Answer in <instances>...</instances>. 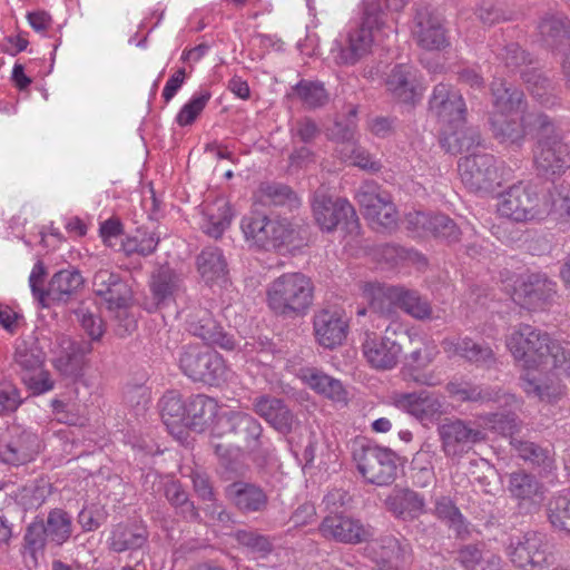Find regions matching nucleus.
Masks as SVG:
<instances>
[{
	"instance_id": "nucleus-1",
	"label": "nucleus",
	"mask_w": 570,
	"mask_h": 570,
	"mask_svg": "<svg viewBox=\"0 0 570 570\" xmlns=\"http://www.w3.org/2000/svg\"><path fill=\"white\" fill-rule=\"evenodd\" d=\"M537 131L533 148V168L538 177L553 180L570 168V147L563 142L554 120L546 114H537L529 122Z\"/></svg>"
},
{
	"instance_id": "nucleus-2",
	"label": "nucleus",
	"mask_w": 570,
	"mask_h": 570,
	"mask_svg": "<svg viewBox=\"0 0 570 570\" xmlns=\"http://www.w3.org/2000/svg\"><path fill=\"white\" fill-rule=\"evenodd\" d=\"M507 346L517 361L523 362L527 368L540 365L557 367L564 361L562 347L552 342L550 336L528 324H520L507 338Z\"/></svg>"
},
{
	"instance_id": "nucleus-3",
	"label": "nucleus",
	"mask_w": 570,
	"mask_h": 570,
	"mask_svg": "<svg viewBox=\"0 0 570 570\" xmlns=\"http://www.w3.org/2000/svg\"><path fill=\"white\" fill-rule=\"evenodd\" d=\"M313 283L304 274H283L268 286V307L278 316H303L313 304Z\"/></svg>"
},
{
	"instance_id": "nucleus-4",
	"label": "nucleus",
	"mask_w": 570,
	"mask_h": 570,
	"mask_svg": "<svg viewBox=\"0 0 570 570\" xmlns=\"http://www.w3.org/2000/svg\"><path fill=\"white\" fill-rule=\"evenodd\" d=\"M261 422L246 412H224L216 421L213 438H226L256 456L269 455L268 440Z\"/></svg>"
},
{
	"instance_id": "nucleus-5",
	"label": "nucleus",
	"mask_w": 570,
	"mask_h": 570,
	"mask_svg": "<svg viewBox=\"0 0 570 570\" xmlns=\"http://www.w3.org/2000/svg\"><path fill=\"white\" fill-rule=\"evenodd\" d=\"M550 212V194L531 184L511 186L498 203L500 216L518 223L543 219Z\"/></svg>"
},
{
	"instance_id": "nucleus-6",
	"label": "nucleus",
	"mask_w": 570,
	"mask_h": 570,
	"mask_svg": "<svg viewBox=\"0 0 570 570\" xmlns=\"http://www.w3.org/2000/svg\"><path fill=\"white\" fill-rule=\"evenodd\" d=\"M385 18L386 12L380 1L366 0L361 23L348 31L336 61L341 65L353 66L368 55L374 41L373 31L380 30L384 26Z\"/></svg>"
},
{
	"instance_id": "nucleus-7",
	"label": "nucleus",
	"mask_w": 570,
	"mask_h": 570,
	"mask_svg": "<svg viewBox=\"0 0 570 570\" xmlns=\"http://www.w3.org/2000/svg\"><path fill=\"white\" fill-rule=\"evenodd\" d=\"M179 368L195 382L215 384L223 380L226 365L223 357L207 345H187L179 353Z\"/></svg>"
},
{
	"instance_id": "nucleus-8",
	"label": "nucleus",
	"mask_w": 570,
	"mask_h": 570,
	"mask_svg": "<svg viewBox=\"0 0 570 570\" xmlns=\"http://www.w3.org/2000/svg\"><path fill=\"white\" fill-rule=\"evenodd\" d=\"M247 242L265 250L278 249L293 242V229L286 219H271L262 213H250L242 219Z\"/></svg>"
},
{
	"instance_id": "nucleus-9",
	"label": "nucleus",
	"mask_w": 570,
	"mask_h": 570,
	"mask_svg": "<svg viewBox=\"0 0 570 570\" xmlns=\"http://www.w3.org/2000/svg\"><path fill=\"white\" fill-rule=\"evenodd\" d=\"M353 459L366 482L383 487L395 480L396 454L392 450L365 443L354 450Z\"/></svg>"
},
{
	"instance_id": "nucleus-10",
	"label": "nucleus",
	"mask_w": 570,
	"mask_h": 570,
	"mask_svg": "<svg viewBox=\"0 0 570 570\" xmlns=\"http://www.w3.org/2000/svg\"><path fill=\"white\" fill-rule=\"evenodd\" d=\"M394 306L401 307L405 313L421 321L432 315L431 303L419 292L402 286H379L373 294L371 308L381 314H390Z\"/></svg>"
},
{
	"instance_id": "nucleus-11",
	"label": "nucleus",
	"mask_w": 570,
	"mask_h": 570,
	"mask_svg": "<svg viewBox=\"0 0 570 570\" xmlns=\"http://www.w3.org/2000/svg\"><path fill=\"white\" fill-rule=\"evenodd\" d=\"M315 223L323 232L332 233L338 227L347 234L358 229V217L345 198L316 195L313 200Z\"/></svg>"
},
{
	"instance_id": "nucleus-12",
	"label": "nucleus",
	"mask_w": 570,
	"mask_h": 570,
	"mask_svg": "<svg viewBox=\"0 0 570 570\" xmlns=\"http://www.w3.org/2000/svg\"><path fill=\"white\" fill-rule=\"evenodd\" d=\"M442 450L448 458H461L487 439L484 430L473 421L445 419L438 428Z\"/></svg>"
},
{
	"instance_id": "nucleus-13",
	"label": "nucleus",
	"mask_w": 570,
	"mask_h": 570,
	"mask_svg": "<svg viewBox=\"0 0 570 570\" xmlns=\"http://www.w3.org/2000/svg\"><path fill=\"white\" fill-rule=\"evenodd\" d=\"M463 185L472 193H491L500 185L497 159L490 154H475L462 157L458 164Z\"/></svg>"
},
{
	"instance_id": "nucleus-14",
	"label": "nucleus",
	"mask_w": 570,
	"mask_h": 570,
	"mask_svg": "<svg viewBox=\"0 0 570 570\" xmlns=\"http://www.w3.org/2000/svg\"><path fill=\"white\" fill-rule=\"evenodd\" d=\"M40 451L37 434L23 429L21 425L8 426L0 438V461L11 465H22L35 459Z\"/></svg>"
},
{
	"instance_id": "nucleus-15",
	"label": "nucleus",
	"mask_w": 570,
	"mask_h": 570,
	"mask_svg": "<svg viewBox=\"0 0 570 570\" xmlns=\"http://www.w3.org/2000/svg\"><path fill=\"white\" fill-rule=\"evenodd\" d=\"M187 331L203 340L207 346H218L226 351L236 348L234 335L214 320L212 313L204 307L189 308L186 315Z\"/></svg>"
},
{
	"instance_id": "nucleus-16",
	"label": "nucleus",
	"mask_w": 570,
	"mask_h": 570,
	"mask_svg": "<svg viewBox=\"0 0 570 570\" xmlns=\"http://www.w3.org/2000/svg\"><path fill=\"white\" fill-rule=\"evenodd\" d=\"M318 530L324 538L347 544L362 543L374 535L372 527L343 513L325 517Z\"/></svg>"
},
{
	"instance_id": "nucleus-17",
	"label": "nucleus",
	"mask_w": 570,
	"mask_h": 570,
	"mask_svg": "<svg viewBox=\"0 0 570 570\" xmlns=\"http://www.w3.org/2000/svg\"><path fill=\"white\" fill-rule=\"evenodd\" d=\"M348 333V322L337 308H321L313 315V334L318 345L334 350L341 346Z\"/></svg>"
},
{
	"instance_id": "nucleus-18",
	"label": "nucleus",
	"mask_w": 570,
	"mask_h": 570,
	"mask_svg": "<svg viewBox=\"0 0 570 570\" xmlns=\"http://www.w3.org/2000/svg\"><path fill=\"white\" fill-rule=\"evenodd\" d=\"M92 288L108 309L125 311L132 301V291L128 283L117 273L99 269L92 278Z\"/></svg>"
},
{
	"instance_id": "nucleus-19",
	"label": "nucleus",
	"mask_w": 570,
	"mask_h": 570,
	"mask_svg": "<svg viewBox=\"0 0 570 570\" xmlns=\"http://www.w3.org/2000/svg\"><path fill=\"white\" fill-rule=\"evenodd\" d=\"M227 501L243 514L263 513L269 505L268 492L261 485L236 480L224 489Z\"/></svg>"
},
{
	"instance_id": "nucleus-20",
	"label": "nucleus",
	"mask_w": 570,
	"mask_h": 570,
	"mask_svg": "<svg viewBox=\"0 0 570 570\" xmlns=\"http://www.w3.org/2000/svg\"><path fill=\"white\" fill-rule=\"evenodd\" d=\"M429 106L441 121L455 128L465 120L466 107L462 95L449 85L439 83L434 87Z\"/></svg>"
},
{
	"instance_id": "nucleus-21",
	"label": "nucleus",
	"mask_w": 570,
	"mask_h": 570,
	"mask_svg": "<svg viewBox=\"0 0 570 570\" xmlns=\"http://www.w3.org/2000/svg\"><path fill=\"white\" fill-rule=\"evenodd\" d=\"M406 340L409 337L405 333H401L397 338H391L387 335L377 337L367 334L363 343V354L372 367L391 370L397 364L402 353V343Z\"/></svg>"
},
{
	"instance_id": "nucleus-22",
	"label": "nucleus",
	"mask_w": 570,
	"mask_h": 570,
	"mask_svg": "<svg viewBox=\"0 0 570 570\" xmlns=\"http://www.w3.org/2000/svg\"><path fill=\"white\" fill-rule=\"evenodd\" d=\"M253 411L277 432L286 435L293 431L295 415L283 399L261 394L253 399Z\"/></svg>"
},
{
	"instance_id": "nucleus-23",
	"label": "nucleus",
	"mask_w": 570,
	"mask_h": 570,
	"mask_svg": "<svg viewBox=\"0 0 570 570\" xmlns=\"http://www.w3.org/2000/svg\"><path fill=\"white\" fill-rule=\"evenodd\" d=\"M557 293V283L542 273H532L515 289L517 301L528 309L544 308Z\"/></svg>"
},
{
	"instance_id": "nucleus-24",
	"label": "nucleus",
	"mask_w": 570,
	"mask_h": 570,
	"mask_svg": "<svg viewBox=\"0 0 570 570\" xmlns=\"http://www.w3.org/2000/svg\"><path fill=\"white\" fill-rule=\"evenodd\" d=\"M393 404L421 422L433 421L443 413L440 397L426 390L412 393H395Z\"/></svg>"
},
{
	"instance_id": "nucleus-25",
	"label": "nucleus",
	"mask_w": 570,
	"mask_h": 570,
	"mask_svg": "<svg viewBox=\"0 0 570 570\" xmlns=\"http://www.w3.org/2000/svg\"><path fill=\"white\" fill-rule=\"evenodd\" d=\"M149 541V531L142 521H122L112 525L107 544L115 553L135 552Z\"/></svg>"
},
{
	"instance_id": "nucleus-26",
	"label": "nucleus",
	"mask_w": 570,
	"mask_h": 570,
	"mask_svg": "<svg viewBox=\"0 0 570 570\" xmlns=\"http://www.w3.org/2000/svg\"><path fill=\"white\" fill-rule=\"evenodd\" d=\"M413 33L417 43L426 50H441L448 46V38L440 18L426 8L416 11Z\"/></svg>"
},
{
	"instance_id": "nucleus-27",
	"label": "nucleus",
	"mask_w": 570,
	"mask_h": 570,
	"mask_svg": "<svg viewBox=\"0 0 570 570\" xmlns=\"http://www.w3.org/2000/svg\"><path fill=\"white\" fill-rule=\"evenodd\" d=\"M438 354L435 345L422 343L405 357L402 370L404 380L428 386L436 385L440 380L433 373H424L422 370L429 366Z\"/></svg>"
},
{
	"instance_id": "nucleus-28",
	"label": "nucleus",
	"mask_w": 570,
	"mask_h": 570,
	"mask_svg": "<svg viewBox=\"0 0 570 570\" xmlns=\"http://www.w3.org/2000/svg\"><path fill=\"white\" fill-rule=\"evenodd\" d=\"M508 490L521 509L527 508V512L537 510L543 500V485L535 475L522 470L509 475Z\"/></svg>"
},
{
	"instance_id": "nucleus-29",
	"label": "nucleus",
	"mask_w": 570,
	"mask_h": 570,
	"mask_svg": "<svg viewBox=\"0 0 570 570\" xmlns=\"http://www.w3.org/2000/svg\"><path fill=\"white\" fill-rule=\"evenodd\" d=\"M386 89L400 102L415 105L422 97L413 68L407 65H396L387 75Z\"/></svg>"
},
{
	"instance_id": "nucleus-30",
	"label": "nucleus",
	"mask_w": 570,
	"mask_h": 570,
	"mask_svg": "<svg viewBox=\"0 0 570 570\" xmlns=\"http://www.w3.org/2000/svg\"><path fill=\"white\" fill-rule=\"evenodd\" d=\"M222 414L214 399L204 394L194 395L187 402L185 428L197 433L210 429V435L213 436L214 425Z\"/></svg>"
},
{
	"instance_id": "nucleus-31",
	"label": "nucleus",
	"mask_w": 570,
	"mask_h": 570,
	"mask_svg": "<svg viewBox=\"0 0 570 570\" xmlns=\"http://www.w3.org/2000/svg\"><path fill=\"white\" fill-rule=\"evenodd\" d=\"M538 33L542 43L552 49L570 40V19L561 12H547L538 21Z\"/></svg>"
},
{
	"instance_id": "nucleus-32",
	"label": "nucleus",
	"mask_w": 570,
	"mask_h": 570,
	"mask_svg": "<svg viewBox=\"0 0 570 570\" xmlns=\"http://www.w3.org/2000/svg\"><path fill=\"white\" fill-rule=\"evenodd\" d=\"M444 352L451 355H459L471 363L481 366L491 367L495 364V355L492 348L484 343L476 342L470 337L444 340L442 342Z\"/></svg>"
},
{
	"instance_id": "nucleus-33",
	"label": "nucleus",
	"mask_w": 570,
	"mask_h": 570,
	"mask_svg": "<svg viewBox=\"0 0 570 570\" xmlns=\"http://www.w3.org/2000/svg\"><path fill=\"white\" fill-rule=\"evenodd\" d=\"M91 351L92 345L89 341L71 342L55 361V367L61 375L77 380L82 376L87 356Z\"/></svg>"
},
{
	"instance_id": "nucleus-34",
	"label": "nucleus",
	"mask_w": 570,
	"mask_h": 570,
	"mask_svg": "<svg viewBox=\"0 0 570 570\" xmlns=\"http://www.w3.org/2000/svg\"><path fill=\"white\" fill-rule=\"evenodd\" d=\"M433 514L454 532L455 539L465 541L471 537V523L450 497L443 495L436 499Z\"/></svg>"
},
{
	"instance_id": "nucleus-35",
	"label": "nucleus",
	"mask_w": 570,
	"mask_h": 570,
	"mask_svg": "<svg viewBox=\"0 0 570 570\" xmlns=\"http://www.w3.org/2000/svg\"><path fill=\"white\" fill-rule=\"evenodd\" d=\"M521 78L531 96L543 107L550 108L559 104L556 86L539 68L531 67L522 71Z\"/></svg>"
},
{
	"instance_id": "nucleus-36",
	"label": "nucleus",
	"mask_w": 570,
	"mask_h": 570,
	"mask_svg": "<svg viewBox=\"0 0 570 570\" xmlns=\"http://www.w3.org/2000/svg\"><path fill=\"white\" fill-rule=\"evenodd\" d=\"M180 279L177 274L168 267H161L153 275L150 281L151 307L160 308L169 305L179 291Z\"/></svg>"
},
{
	"instance_id": "nucleus-37",
	"label": "nucleus",
	"mask_w": 570,
	"mask_h": 570,
	"mask_svg": "<svg viewBox=\"0 0 570 570\" xmlns=\"http://www.w3.org/2000/svg\"><path fill=\"white\" fill-rule=\"evenodd\" d=\"M492 104L498 112L509 114L525 108L524 94L504 79H495L491 83Z\"/></svg>"
},
{
	"instance_id": "nucleus-38",
	"label": "nucleus",
	"mask_w": 570,
	"mask_h": 570,
	"mask_svg": "<svg viewBox=\"0 0 570 570\" xmlns=\"http://www.w3.org/2000/svg\"><path fill=\"white\" fill-rule=\"evenodd\" d=\"M386 507L396 518L412 521L424 512V498L410 489H402L386 499Z\"/></svg>"
},
{
	"instance_id": "nucleus-39",
	"label": "nucleus",
	"mask_w": 570,
	"mask_h": 570,
	"mask_svg": "<svg viewBox=\"0 0 570 570\" xmlns=\"http://www.w3.org/2000/svg\"><path fill=\"white\" fill-rule=\"evenodd\" d=\"M160 416L169 433L180 434L187 417V403L175 391L167 392L160 400Z\"/></svg>"
},
{
	"instance_id": "nucleus-40",
	"label": "nucleus",
	"mask_w": 570,
	"mask_h": 570,
	"mask_svg": "<svg viewBox=\"0 0 570 570\" xmlns=\"http://www.w3.org/2000/svg\"><path fill=\"white\" fill-rule=\"evenodd\" d=\"M258 193L259 200L265 206L282 207L292 212L301 205L297 194L288 185L282 183H262Z\"/></svg>"
},
{
	"instance_id": "nucleus-41",
	"label": "nucleus",
	"mask_w": 570,
	"mask_h": 570,
	"mask_svg": "<svg viewBox=\"0 0 570 570\" xmlns=\"http://www.w3.org/2000/svg\"><path fill=\"white\" fill-rule=\"evenodd\" d=\"M198 271L207 283L226 281L228 268L223 252L217 247H206L197 257Z\"/></svg>"
},
{
	"instance_id": "nucleus-42",
	"label": "nucleus",
	"mask_w": 570,
	"mask_h": 570,
	"mask_svg": "<svg viewBox=\"0 0 570 570\" xmlns=\"http://www.w3.org/2000/svg\"><path fill=\"white\" fill-rule=\"evenodd\" d=\"M46 354L36 341H22L16 347L13 366L16 372L23 379L24 375L37 373L41 370Z\"/></svg>"
},
{
	"instance_id": "nucleus-43",
	"label": "nucleus",
	"mask_w": 570,
	"mask_h": 570,
	"mask_svg": "<svg viewBox=\"0 0 570 570\" xmlns=\"http://www.w3.org/2000/svg\"><path fill=\"white\" fill-rule=\"evenodd\" d=\"M83 283L79 271L61 269L51 277L46 296L66 302L83 286Z\"/></svg>"
},
{
	"instance_id": "nucleus-44",
	"label": "nucleus",
	"mask_w": 570,
	"mask_h": 570,
	"mask_svg": "<svg viewBox=\"0 0 570 570\" xmlns=\"http://www.w3.org/2000/svg\"><path fill=\"white\" fill-rule=\"evenodd\" d=\"M525 549L530 554L533 570L553 564L554 556L546 534L537 531H528L522 534Z\"/></svg>"
},
{
	"instance_id": "nucleus-45",
	"label": "nucleus",
	"mask_w": 570,
	"mask_h": 570,
	"mask_svg": "<svg viewBox=\"0 0 570 570\" xmlns=\"http://www.w3.org/2000/svg\"><path fill=\"white\" fill-rule=\"evenodd\" d=\"M49 543L61 547L72 535V518L63 509H52L45 521Z\"/></svg>"
},
{
	"instance_id": "nucleus-46",
	"label": "nucleus",
	"mask_w": 570,
	"mask_h": 570,
	"mask_svg": "<svg viewBox=\"0 0 570 570\" xmlns=\"http://www.w3.org/2000/svg\"><path fill=\"white\" fill-rule=\"evenodd\" d=\"M493 137L509 145L520 146L524 139V129L521 121L505 116V114L494 115L490 118Z\"/></svg>"
},
{
	"instance_id": "nucleus-47",
	"label": "nucleus",
	"mask_w": 570,
	"mask_h": 570,
	"mask_svg": "<svg viewBox=\"0 0 570 570\" xmlns=\"http://www.w3.org/2000/svg\"><path fill=\"white\" fill-rule=\"evenodd\" d=\"M233 213L227 202H217L214 206H208L205 212V223L203 230L210 237L219 238L229 227Z\"/></svg>"
},
{
	"instance_id": "nucleus-48",
	"label": "nucleus",
	"mask_w": 570,
	"mask_h": 570,
	"mask_svg": "<svg viewBox=\"0 0 570 570\" xmlns=\"http://www.w3.org/2000/svg\"><path fill=\"white\" fill-rule=\"evenodd\" d=\"M373 550L383 563L397 567L405 562L410 544L393 535H385L374 543Z\"/></svg>"
},
{
	"instance_id": "nucleus-49",
	"label": "nucleus",
	"mask_w": 570,
	"mask_h": 570,
	"mask_svg": "<svg viewBox=\"0 0 570 570\" xmlns=\"http://www.w3.org/2000/svg\"><path fill=\"white\" fill-rule=\"evenodd\" d=\"M511 443L518 452V455L524 461H529L531 464L544 471L552 469L554 459L549 449L523 440H513Z\"/></svg>"
},
{
	"instance_id": "nucleus-50",
	"label": "nucleus",
	"mask_w": 570,
	"mask_h": 570,
	"mask_svg": "<svg viewBox=\"0 0 570 570\" xmlns=\"http://www.w3.org/2000/svg\"><path fill=\"white\" fill-rule=\"evenodd\" d=\"M305 379L315 392L334 401L344 400L345 390L338 380L316 370L309 371Z\"/></svg>"
},
{
	"instance_id": "nucleus-51",
	"label": "nucleus",
	"mask_w": 570,
	"mask_h": 570,
	"mask_svg": "<svg viewBox=\"0 0 570 570\" xmlns=\"http://www.w3.org/2000/svg\"><path fill=\"white\" fill-rule=\"evenodd\" d=\"M441 144L451 154L470 153L474 147L480 146L481 135L475 128L456 129L445 136Z\"/></svg>"
},
{
	"instance_id": "nucleus-52",
	"label": "nucleus",
	"mask_w": 570,
	"mask_h": 570,
	"mask_svg": "<svg viewBox=\"0 0 570 570\" xmlns=\"http://www.w3.org/2000/svg\"><path fill=\"white\" fill-rule=\"evenodd\" d=\"M547 515L551 525L570 535V493L550 499Z\"/></svg>"
},
{
	"instance_id": "nucleus-53",
	"label": "nucleus",
	"mask_w": 570,
	"mask_h": 570,
	"mask_svg": "<svg viewBox=\"0 0 570 570\" xmlns=\"http://www.w3.org/2000/svg\"><path fill=\"white\" fill-rule=\"evenodd\" d=\"M498 58L511 71H519L520 75L527 68L534 65V58L517 42L505 45L498 53Z\"/></svg>"
},
{
	"instance_id": "nucleus-54",
	"label": "nucleus",
	"mask_w": 570,
	"mask_h": 570,
	"mask_svg": "<svg viewBox=\"0 0 570 570\" xmlns=\"http://www.w3.org/2000/svg\"><path fill=\"white\" fill-rule=\"evenodd\" d=\"M165 497L171 505L180 510V513L185 518L190 520L198 519L199 513L194 502L189 500L188 493L178 481H170L166 483Z\"/></svg>"
},
{
	"instance_id": "nucleus-55",
	"label": "nucleus",
	"mask_w": 570,
	"mask_h": 570,
	"mask_svg": "<svg viewBox=\"0 0 570 570\" xmlns=\"http://www.w3.org/2000/svg\"><path fill=\"white\" fill-rule=\"evenodd\" d=\"M429 232L449 244L459 242L462 234L458 224L444 214L432 215Z\"/></svg>"
},
{
	"instance_id": "nucleus-56",
	"label": "nucleus",
	"mask_w": 570,
	"mask_h": 570,
	"mask_svg": "<svg viewBox=\"0 0 570 570\" xmlns=\"http://www.w3.org/2000/svg\"><path fill=\"white\" fill-rule=\"evenodd\" d=\"M450 395L460 401L484 402L492 400V393L470 382H450L446 385Z\"/></svg>"
},
{
	"instance_id": "nucleus-57",
	"label": "nucleus",
	"mask_w": 570,
	"mask_h": 570,
	"mask_svg": "<svg viewBox=\"0 0 570 570\" xmlns=\"http://www.w3.org/2000/svg\"><path fill=\"white\" fill-rule=\"evenodd\" d=\"M294 90L309 108L322 107L328 100V95L324 86L320 82L301 80L295 86Z\"/></svg>"
},
{
	"instance_id": "nucleus-58",
	"label": "nucleus",
	"mask_w": 570,
	"mask_h": 570,
	"mask_svg": "<svg viewBox=\"0 0 570 570\" xmlns=\"http://www.w3.org/2000/svg\"><path fill=\"white\" fill-rule=\"evenodd\" d=\"M210 97L212 95L207 90L193 96V98L179 110L176 117L177 124L181 127L191 125L204 110Z\"/></svg>"
},
{
	"instance_id": "nucleus-59",
	"label": "nucleus",
	"mask_w": 570,
	"mask_h": 570,
	"mask_svg": "<svg viewBox=\"0 0 570 570\" xmlns=\"http://www.w3.org/2000/svg\"><path fill=\"white\" fill-rule=\"evenodd\" d=\"M484 547L483 542L462 544L455 551L454 561L464 570H475L483 560Z\"/></svg>"
},
{
	"instance_id": "nucleus-60",
	"label": "nucleus",
	"mask_w": 570,
	"mask_h": 570,
	"mask_svg": "<svg viewBox=\"0 0 570 570\" xmlns=\"http://www.w3.org/2000/svg\"><path fill=\"white\" fill-rule=\"evenodd\" d=\"M235 539L240 546L250 549L253 552L262 553L263 556L268 554L273 549L268 537L252 530L236 531Z\"/></svg>"
},
{
	"instance_id": "nucleus-61",
	"label": "nucleus",
	"mask_w": 570,
	"mask_h": 570,
	"mask_svg": "<svg viewBox=\"0 0 570 570\" xmlns=\"http://www.w3.org/2000/svg\"><path fill=\"white\" fill-rule=\"evenodd\" d=\"M75 315L82 330L88 334L91 341H99L101 338L105 331L104 322L99 316L91 313L83 305L75 309Z\"/></svg>"
},
{
	"instance_id": "nucleus-62",
	"label": "nucleus",
	"mask_w": 570,
	"mask_h": 570,
	"mask_svg": "<svg viewBox=\"0 0 570 570\" xmlns=\"http://www.w3.org/2000/svg\"><path fill=\"white\" fill-rule=\"evenodd\" d=\"M510 561L518 568L523 570H533L530 554L525 549L523 537L519 535L510 539V543L505 549Z\"/></svg>"
},
{
	"instance_id": "nucleus-63",
	"label": "nucleus",
	"mask_w": 570,
	"mask_h": 570,
	"mask_svg": "<svg viewBox=\"0 0 570 570\" xmlns=\"http://www.w3.org/2000/svg\"><path fill=\"white\" fill-rule=\"evenodd\" d=\"M487 423L491 430L502 435H512L518 430V416L513 412L491 413Z\"/></svg>"
},
{
	"instance_id": "nucleus-64",
	"label": "nucleus",
	"mask_w": 570,
	"mask_h": 570,
	"mask_svg": "<svg viewBox=\"0 0 570 570\" xmlns=\"http://www.w3.org/2000/svg\"><path fill=\"white\" fill-rule=\"evenodd\" d=\"M550 208L549 215H553L554 220L570 227V191L564 195L558 194L554 197L550 195Z\"/></svg>"
}]
</instances>
